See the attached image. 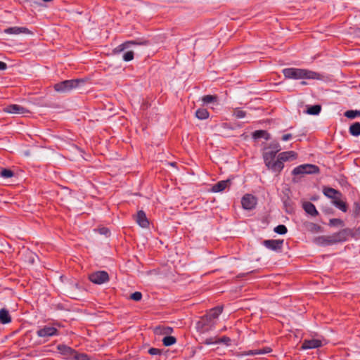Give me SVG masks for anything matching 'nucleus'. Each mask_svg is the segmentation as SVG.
Masks as SVG:
<instances>
[{
    "instance_id": "obj_1",
    "label": "nucleus",
    "mask_w": 360,
    "mask_h": 360,
    "mask_svg": "<svg viewBox=\"0 0 360 360\" xmlns=\"http://www.w3.org/2000/svg\"><path fill=\"white\" fill-rule=\"evenodd\" d=\"M283 73L285 78L300 79H319L320 76L317 72L300 68H285Z\"/></svg>"
},
{
    "instance_id": "obj_2",
    "label": "nucleus",
    "mask_w": 360,
    "mask_h": 360,
    "mask_svg": "<svg viewBox=\"0 0 360 360\" xmlns=\"http://www.w3.org/2000/svg\"><path fill=\"white\" fill-rule=\"evenodd\" d=\"M323 194L328 198L332 199V203L338 209L344 212L347 210V205L342 200V193L333 188L324 187L323 189Z\"/></svg>"
},
{
    "instance_id": "obj_3",
    "label": "nucleus",
    "mask_w": 360,
    "mask_h": 360,
    "mask_svg": "<svg viewBox=\"0 0 360 360\" xmlns=\"http://www.w3.org/2000/svg\"><path fill=\"white\" fill-rule=\"evenodd\" d=\"M82 82L79 79L65 80L54 85V89L59 93H67L78 86Z\"/></svg>"
},
{
    "instance_id": "obj_4",
    "label": "nucleus",
    "mask_w": 360,
    "mask_h": 360,
    "mask_svg": "<svg viewBox=\"0 0 360 360\" xmlns=\"http://www.w3.org/2000/svg\"><path fill=\"white\" fill-rule=\"evenodd\" d=\"M319 172V169L317 166L311 164H305L295 167L292 173L294 175H299L316 174Z\"/></svg>"
},
{
    "instance_id": "obj_5",
    "label": "nucleus",
    "mask_w": 360,
    "mask_h": 360,
    "mask_svg": "<svg viewBox=\"0 0 360 360\" xmlns=\"http://www.w3.org/2000/svg\"><path fill=\"white\" fill-rule=\"evenodd\" d=\"M89 279L94 284L101 285L109 281V275L105 271H98L90 274Z\"/></svg>"
},
{
    "instance_id": "obj_6",
    "label": "nucleus",
    "mask_w": 360,
    "mask_h": 360,
    "mask_svg": "<svg viewBox=\"0 0 360 360\" xmlns=\"http://www.w3.org/2000/svg\"><path fill=\"white\" fill-rule=\"evenodd\" d=\"M214 325L215 323L214 321H211L205 315L196 323V329L200 333H204L211 330Z\"/></svg>"
},
{
    "instance_id": "obj_7",
    "label": "nucleus",
    "mask_w": 360,
    "mask_h": 360,
    "mask_svg": "<svg viewBox=\"0 0 360 360\" xmlns=\"http://www.w3.org/2000/svg\"><path fill=\"white\" fill-rule=\"evenodd\" d=\"M3 111L13 115H24L30 112L27 108L18 104L8 105L3 108Z\"/></svg>"
},
{
    "instance_id": "obj_8",
    "label": "nucleus",
    "mask_w": 360,
    "mask_h": 360,
    "mask_svg": "<svg viewBox=\"0 0 360 360\" xmlns=\"http://www.w3.org/2000/svg\"><path fill=\"white\" fill-rule=\"evenodd\" d=\"M262 244L271 250L280 252L283 247V240H265L262 242Z\"/></svg>"
},
{
    "instance_id": "obj_9",
    "label": "nucleus",
    "mask_w": 360,
    "mask_h": 360,
    "mask_svg": "<svg viewBox=\"0 0 360 360\" xmlns=\"http://www.w3.org/2000/svg\"><path fill=\"white\" fill-rule=\"evenodd\" d=\"M148 41H126V42L119 45L116 48H115L113 50V53L115 54L120 53L122 51H124L125 49H129L131 46V45H148Z\"/></svg>"
},
{
    "instance_id": "obj_10",
    "label": "nucleus",
    "mask_w": 360,
    "mask_h": 360,
    "mask_svg": "<svg viewBox=\"0 0 360 360\" xmlns=\"http://www.w3.org/2000/svg\"><path fill=\"white\" fill-rule=\"evenodd\" d=\"M241 204L244 209L252 210L257 204V199L252 195L246 194L243 197Z\"/></svg>"
},
{
    "instance_id": "obj_11",
    "label": "nucleus",
    "mask_w": 360,
    "mask_h": 360,
    "mask_svg": "<svg viewBox=\"0 0 360 360\" xmlns=\"http://www.w3.org/2000/svg\"><path fill=\"white\" fill-rule=\"evenodd\" d=\"M58 334V330L52 326H46L37 331V335L40 338H49Z\"/></svg>"
},
{
    "instance_id": "obj_12",
    "label": "nucleus",
    "mask_w": 360,
    "mask_h": 360,
    "mask_svg": "<svg viewBox=\"0 0 360 360\" xmlns=\"http://www.w3.org/2000/svg\"><path fill=\"white\" fill-rule=\"evenodd\" d=\"M322 345V341L318 339L304 340L301 348L302 349H311L320 347Z\"/></svg>"
},
{
    "instance_id": "obj_13",
    "label": "nucleus",
    "mask_w": 360,
    "mask_h": 360,
    "mask_svg": "<svg viewBox=\"0 0 360 360\" xmlns=\"http://www.w3.org/2000/svg\"><path fill=\"white\" fill-rule=\"evenodd\" d=\"M5 33L8 34H29L30 31L25 27H11L5 30Z\"/></svg>"
},
{
    "instance_id": "obj_14",
    "label": "nucleus",
    "mask_w": 360,
    "mask_h": 360,
    "mask_svg": "<svg viewBox=\"0 0 360 360\" xmlns=\"http://www.w3.org/2000/svg\"><path fill=\"white\" fill-rule=\"evenodd\" d=\"M136 223L142 228H147L149 226V221L146 217V213L140 210L136 217Z\"/></svg>"
},
{
    "instance_id": "obj_15",
    "label": "nucleus",
    "mask_w": 360,
    "mask_h": 360,
    "mask_svg": "<svg viewBox=\"0 0 360 360\" xmlns=\"http://www.w3.org/2000/svg\"><path fill=\"white\" fill-rule=\"evenodd\" d=\"M22 256L24 261L30 264H34L36 260L38 259V256L34 252L29 250H25L22 252Z\"/></svg>"
},
{
    "instance_id": "obj_16",
    "label": "nucleus",
    "mask_w": 360,
    "mask_h": 360,
    "mask_svg": "<svg viewBox=\"0 0 360 360\" xmlns=\"http://www.w3.org/2000/svg\"><path fill=\"white\" fill-rule=\"evenodd\" d=\"M266 167L269 169H271L274 172H280L283 169L284 165L282 160L278 157L276 160L272 161V162H271Z\"/></svg>"
},
{
    "instance_id": "obj_17",
    "label": "nucleus",
    "mask_w": 360,
    "mask_h": 360,
    "mask_svg": "<svg viewBox=\"0 0 360 360\" xmlns=\"http://www.w3.org/2000/svg\"><path fill=\"white\" fill-rule=\"evenodd\" d=\"M229 185L230 180L229 179L220 181L212 187L211 191L213 193L221 192L225 190V188H226Z\"/></svg>"
},
{
    "instance_id": "obj_18",
    "label": "nucleus",
    "mask_w": 360,
    "mask_h": 360,
    "mask_svg": "<svg viewBox=\"0 0 360 360\" xmlns=\"http://www.w3.org/2000/svg\"><path fill=\"white\" fill-rule=\"evenodd\" d=\"M278 156L283 162L289 160H295L297 157V154L295 152L290 150L282 152L279 153Z\"/></svg>"
},
{
    "instance_id": "obj_19",
    "label": "nucleus",
    "mask_w": 360,
    "mask_h": 360,
    "mask_svg": "<svg viewBox=\"0 0 360 360\" xmlns=\"http://www.w3.org/2000/svg\"><path fill=\"white\" fill-rule=\"evenodd\" d=\"M271 352V349L270 347H264L263 349H252L247 352H243L241 356H249V355H257V354H264Z\"/></svg>"
},
{
    "instance_id": "obj_20",
    "label": "nucleus",
    "mask_w": 360,
    "mask_h": 360,
    "mask_svg": "<svg viewBox=\"0 0 360 360\" xmlns=\"http://www.w3.org/2000/svg\"><path fill=\"white\" fill-rule=\"evenodd\" d=\"M222 312V307H217L210 310V311L205 315V316L211 321H214V319H217L219 314Z\"/></svg>"
},
{
    "instance_id": "obj_21",
    "label": "nucleus",
    "mask_w": 360,
    "mask_h": 360,
    "mask_svg": "<svg viewBox=\"0 0 360 360\" xmlns=\"http://www.w3.org/2000/svg\"><path fill=\"white\" fill-rule=\"evenodd\" d=\"M302 207L304 211L311 216H316L319 214L314 205L310 202H306L303 203Z\"/></svg>"
},
{
    "instance_id": "obj_22",
    "label": "nucleus",
    "mask_w": 360,
    "mask_h": 360,
    "mask_svg": "<svg viewBox=\"0 0 360 360\" xmlns=\"http://www.w3.org/2000/svg\"><path fill=\"white\" fill-rule=\"evenodd\" d=\"M276 153H274L272 150H269L267 148L263 153V158L265 162L266 166L269 165L272 161L274 160L275 156Z\"/></svg>"
},
{
    "instance_id": "obj_23",
    "label": "nucleus",
    "mask_w": 360,
    "mask_h": 360,
    "mask_svg": "<svg viewBox=\"0 0 360 360\" xmlns=\"http://www.w3.org/2000/svg\"><path fill=\"white\" fill-rule=\"evenodd\" d=\"M0 322L2 324H7L11 322V317L8 311L6 309L0 310Z\"/></svg>"
},
{
    "instance_id": "obj_24",
    "label": "nucleus",
    "mask_w": 360,
    "mask_h": 360,
    "mask_svg": "<svg viewBox=\"0 0 360 360\" xmlns=\"http://www.w3.org/2000/svg\"><path fill=\"white\" fill-rule=\"evenodd\" d=\"M349 133L354 136L360 135V122H355L352 124L349 129Z\"/></svg>"
},
{
    "instance_id": "obj_25",
    "label": "nucleus",
    "mask_w": 360,
    "mask_h": 360,
    "mask_svg": "<svg viewBox=\"0 0 360 360\" xmlns=\"http://www.w3.org/2000/svg\"><path fill=\"white\" fill-rule=\"evenodd\" d=\"M195 116L199 120H205L208 118L209 112L205 108H199L195 112Z\"/></svg>"
},
{
    "instance_id": "obj_26",
    "label": "nucleus",
    "mask_w": 360,
    "mask_h": 360,
    "mask_svg": "<svg viewBox=\"0 0 360 360\" xmlns=\"http://www.w3.org/2000/svg\"><path fill=\"white\" fill-rule=\"evenodd\" d=\"M252 136L254 139H259V138H264L265 139L268 140L270 138L269 134L264 130H257L255 131Z\"/></svg>"
},
{
    "instance_id": "obj_27",
    "label": "nucleus",
    "mask_w": 360,
    "mask_h": 360,
    "mask_svg": "<svg viewBox=\"0 0 360 360\" xmlns=\"http://www.w3.org/2000/svg\"><path fill=\"white\" fill-rule=\"evenodd\" d=\"M321 107L319 105H314L307 108L306 112L309 115H316L321 112Z\"/></svg>"
},
{
    "instance_id": "obj_28",
    "label": "nucleus",
    "mask_w": 360,
    "mask_h": 360,
    "mask_svg": "<svg viewBox=\"0 0 360 360\" xmlns=\"http://www.w3.org/2000/svg\"><path fill=\"white\" fill-rule=\"evenodd\" d=\"M57 348L62 354H72L75 353L73 349L66 345H59Z\"/></svg>"
},
{
    "instance_id": "obj_29",
    "label": "nucleus",
    "mask_w": 360,
    "mask_h": 360,
    "mask_svg": "<svg viewBox=\"0 0 360 360\" xmlns=\"http://www.w3.org/2000/svg\"><path fill=\"white\" fill-rule=\"evenodd\" d=\"M176 340L173 336H166L162 339L163 345L166 347L173 345L176 343Z\"/></svg>"
},
{
    "instance_id": "obj_30",
    "label": "nucleus",
    "mask_w": 360,
    "mask_h": 360,
    "mask_svg": "<svg viewBox=\"0 0 360 360\" xmlns=\"http://www.w3.org/2000/svg\"><path fill=\"white\" fill-rule=\"evenodd\" d=\"M162 330H164V334H169L172 331V328L170 327L158 326L155 328L154 332L158 335H162Z\"/></svg>"
},
{
    "instance_id": "obj_31",
    "label": "nucleus",
    "mask_w": 360,
    "mask_h": 360,
    "mask_svg": "<svg viewBox=\"0 0 360 360\" xmlns=\"http://www.w3.org/2000/svg\"><path fill=\"white\" fill-rule=\"evenodd\" d=\"M217 100V97L216 96L212 95H206L202 98V101L204 104H208L212 102H215Z\"/></svg>"
},
{
    "instance_id": "obj_32",
    "label": "nucleus",
    "mask_w": 360,
    "mask_h": 360,
    "mask_svg": "<svg viewBox=\"0 0 360 360\" xmlns=\"http://www.w3.org/2000/svg\"><path fill=\"white\" fill-rule=\"evenodd\" d=\"M283 204L285 208V211L288 213H290L293 211V205L291 200L288 198L286 200L283 201Z\"/></svg>"
},
{
    "instance_id": "obj_33",
    "label": "nucleus",
    "mask_w": 360,
    "mask_h": 360,
    "mask_svg": "<svg viewBox=\"0 0 360 360\" xmlns=\"http://www.w3.org/2000/svg\"><path fill=\"white\" fill-rule=\"evenodd\" d=\"M268 150H272L274 153H277L281 150V147L278 142L271 143L269 146L267 148Z\"/></svg>"
},
{
    "instance_id": "obj_34",
    "label": "nucleus",
    "mask_w": 360,
    "mask_h": 360,
    "mask_svg": "<svg viewBox=\"0 0 360 360\" xmlns=\"http://www.w3.org/2000/svg\"><path fill=\"white\" fill-rule=\"evenodd\" d=\"M360 115V110H347L345 112V116L349 119H354L356 116Z\"/></svg>"
},
{
    "instance_id": "obj_35",
    "label": "nucleus",
    "mask_w": 360,
    "mask_h": 360,
    "mask_svg": "<svg viewBox=\"0 0 360 360\" xmlns=\"http://www.w3.org/2000/svg\"><path fill=\"white\" fill-rule=\"evenodd\" d=\"M287 228L285 225H278L274 229V231L278 234H285L287 233Z\"/></svg>"
},
{
    "instance_id": "obj_36",
    "label": "nucleus",
    "mask_w": 360,
    "mask_h": 360,
    "mask_svg": "<svg viewBox=\"0 0 360 360\" xmlns=\"http://www.w3.org/2000/svg\"><path fill=\"white\" fill-rule=\"evenodd\" d=\"M0 174L4 178H11L13 176V172L10 169H4L1 172Z\"/></svg>"
},
{
    "instance_id": "obj_37",
    "label": "nucleus",
    "mask_w": 360,
    "mask_h": 360,
    "mask_svg": "<svg viewBox=\"0 0 360 360\" xmlns=\"http://www.w3.org/2000/svg\"><path fill=\"white\" fill-rule=\"evenodd\" d=\"M133 58H134V52L132 51H129L123 55V60L124 61H127V62L131 61L133 60Z\"/></svg>"
},
{
    "instance_id": "obj_38",
    "label": "nucleus",
    "mask_w": 360,
    "mask_h": 360,
    "mask_svg": "<svg viewBox=\"0 0 360 360\" xmlns=\"http://www.w3.org/2000/svg\"><path fill=\"white\" fill-rule=\"evenodd\" d=\"M233 114L238 119H241V118L245 117V116L246 115L245 112L242 110H240V109H236L234 110Z\"/></svg>"
},
{
    "instance_id": "obj_39",
    "label": "nucleus",
    "mask_w": 360,
    "mask_h": 360,
    "mask_svg": "<svg viewBox=\"0 0 360 360\" xmlns=\"http://www.w3.org/2000/svg\"><path fill=\"white\" fill-rule=\"evenodd\" d=\"M75 360H90L89 357L85 354H75Z\"/></svg>"
},
{
    "instance_id": "obj_40",
    "label": "nucleus",
    "mask_w": 360,
    "mask_h": 360,
    "mask_svg": "<svg viewBox=\"0 0 360 360\" xmlns=\"http://www.w3.org/2000/svg\"><path fill=\"white\" fill-rule=\"evenodd\" d=\"M130 297L134 301H140L142 298V294L140 292H135L131 295Z\"/></svg>"
},
{
    "instance_id": "obj_41",
    "label": "nucleus",
    "mask_w": 360,
    "mask_h": 360,
    "mask_svg": "<svg viewBox=\"0 0 360 360\" xmlns=\"http://www.w3.org/2000/svg\"><path fill=\"white\" fill-rule=\"evenodd\" d=\"M231 339L229 337L224 336L221 338H217V344L224 343L226 345H229Z\"/></svg>"
},
{
    "instance_id": "obj_42",
    "label": "nucleus",
    "mask_w": 360,
    "mask_h": 360,
    "mask_svg": "<svg viewBox=\"0 0 360 360\" xmlns=\"http://www.w3.org/2000/svg\"><path fill=\"white\" fill-rule=\"evenodd\" d=\"M205 345H210L212 344H217V338H210L205 340L202 342Z\"/></svg>"
},
{
    "instance_id": "obj_43",
    "label": "nucleus",
    "mask_w": 360,
    "mask_h": 360,
    "mask_svg": "<svg viewBox=\"0 0 360 360\" xmlns=\"http://www.w3.org/2000/svg\"><path fill=\"white\" fill-rule=\"evenodd\" d=\"M314 242L319 245H323L327 243V239L323 236L318 237L314 239Z\"/></svg>"
},
{
    "instance_id": "obj_44",
    "label": "nucleus",
    "mask_w": 360,
    "mask_h": 360,
    "mask_svg": "<svg viewBox=\"0 0 360 360\" xmlns=\"http://www.w3.org/2000/svg\"><path fill=\"white\" fill-rule=\"evenodd\" d=\"M148 353L151 355H160L161 354V350L157 348H150L148 350Z\"/></svg>"
},
{
    "instance_id": "obj_45",
    "label": "nucleus",
    "mask_w": 360,
    "mask_h": 360,
    "mask_svg": "<svg viewBox=\"0 0 360 360\" xmlns=\"http://www.w3.org/2000/svg\"><path fill=\"white\" fill-rule=\"evenodd\" d=\"M354 212L356 216L359 215L360 214V204L359 202H355L354 205Z\"/></svg>"
},
{
    "instance_id": "obj_46",
    "label": "nucleus",
    "mask_w": 360,
    "mask_h": 360,
    "mask_svg": "<svg viewBox=\"0 0 360 360\" xmlns=\"http://www.w3.org/2000/svg\"><path fill=\"white\" fill-rule=\"evenodd\" d=\"M311 230L314 231L316 232H319L321 230V227L319 225H316L315 224H311Z\"/></svg>"
},
{
    "instance_id": "obj_47",
    "label": "nucleus",
    "mask_w": 360,
    "mask_h": 360,
    "mask_svg": "<svg viewBox=\"0 0 360 360\" xmlns=\"http://www.w3.org/2000/svg\"><path fill=\"white\" fill-rule=\"evenodd\" d=\"M292 138V134H285L282 136V140L284 141H286L288 140H289L290 139Z\"/></svg>"
},
{
    "instance_id": "obj_48",
    "label": "nucleus",
    "mask_w": 360,
    "mask_h": 360,
    "mask_svg": "<svg viewBox=\"0 0 360 360\" xmlns=\"http://www.w3.org/2000/svg\"><path fill=\"white\" fill-rule=\"evenodd\" d=\"M7 68V65L6 63L0 61V70H4Z\"/></svg>"
},
{
    "instance_id": "obj_49",
    "label": "nucleus",
    "mask_w": 360,
    "mask_h": 360,
    "mask_svg": "<svg viewBox=\"0 0 360 360\" xmlns=\"http://www.w3.org/2000/svg\"><path fill=\"white\" fill-rule=\"evenodd\" d=\"M108 232V230L105 228H103V229H100V233H102V234H106Z\"/></svg>"
},
{
    "instance_id": "obj_50",
    "label": "nucleus",
    "mask_w": 360,
    "mask_h": 360,
    "mask_svg": "<svg viewBox=\"0 0 360 360\" xmlns=\"http://www.w3.org/2000/svg\"><path fill=\"white\" fill-rule=\"evenodd\" d=\"M336 222H341V221L338 219H333L330 220V223H336Z\"/></svg>"
}]
</instances>
